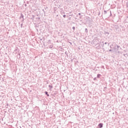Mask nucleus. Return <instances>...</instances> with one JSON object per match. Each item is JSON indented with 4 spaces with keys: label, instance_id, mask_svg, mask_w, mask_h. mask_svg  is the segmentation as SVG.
Returning <instances> with one entry per match:
<instances>
[{
    "label": "nucleus",
    "instance_id": "obj_17",
    "mask_svg": "<svg viewBox=\"0 0 128 128\" xmlns=\"http://www.w3.org/2000/svg\"><path fill=\"white\" fill-rule=\"evenodd\" d=\"M110 48H112V46H110Z\"/></svg>",
    "mask_w": 128,
    "mask_h": 128
},
{
    "label": "nucleus",
    "instance_id": "obj_14",
    "mask_svg": "<svg viewBox=\"0 0 128 128\" xmlns=\"http://www.w3.org/2000/svg\"><path fill=\"white\" fill-rule=\"evenodd\" d=\"M94 80H96V78H94Z\"/></svg>",
    "mask_w": 128,
    "mask_h": 128
},
{
    "label": "nucleus",
    "instance_id": "obj_7",
    "mask_svg": "<svg viewBox=\"0 0 128 128\" xmlns=\"http://www.w3.org/2000/svg\"><path fill=\"white\" fill-rule=\"evenodd\" d=\"M47 96H50V94H48V92H45Z\"/></svg>",
    "mask_w": 128,
    "mask_h": 128
},
{
    "label": "nucleus",
    "instance_id": "obj_12",
    "mask_svg": "<svg viewBox=\"0 0 128 128\" xmlns=\"http://www.w3.org/2000/svg\"><path fill=\"white\" fill-rule=\"evenodd\" d=\"M104 44V46L105 44H108V42H106L104 44Z\"/></svg>",
    "mask_w": 128,
    "mask_h": 128
},
{
    "label": "nucleus",
    "instance_id": "obj_10",
    "mask_svg": "<svg viewBox=\"0 0 128 128\" xmlns=\"http://www.w3.org/2000/svg\"><path fill=\"white\" fill-rule=\"evenodd\" d=\"M106 14V10H104V14Z\"/></svg>",
    "mask_w": 128,
    "mask_h": 128
},
{
    "label": "nucleus",
    "instance_id": "obj_9",
    "mask_svg": "<svg viewBox=\"0 0 128 128\" xmlns=\"http://www.w3.org/2000/svg\"><path fill=\"white\" fill-rule=\"evenodd\" d=\"M72 28V30H76V27L73 26V27Z\"/></svg>",
    "mask_w": 128,
    "mask_h": 128
},
{
    "label": "nucleus",
    "instance_id": "obj_18",
    "mask_svg": "<svg viewBox=\"0 0 128 128\" xmlns=\"http://www.w3.org/2000/svg\"><path fill=\"white\" fill-rule=\"evenodd\" d=\"M50 48H52V46H50Z\"/></svg>",
    "mask_w": 128,
    "mask_h": 128
},
{
    "label": "nucleus",
    "instance_id": "obj_20",
    "mask_svg": "<svg viewBox=\"0 0 128 128\" xmlns=\"http://www.w3.org/2000/svg\"><path fill=\"white\" fill-rule=\"evenodd\" d=\"M110 14H112V12H110Z\"/></svg>",
    "mask_w": 128,
    "mask_h": 128
},
{
    "label": "nucleus",
    "instance_id": "obj_1",
    "mask_svg": "<svg viewBox=\"0 0 128 128\" xmlns=\"http://www.w3.org/2000/svg\"><path fill=\"white\" fill-rule=\"evenodd\" d=\"M100 42L98 38H95L93 40V44L97 50H100L102 48V45H100Z\"/></svg>",
    "mask_w": 128,
    "mask_h": 128
},
{
    "label": "nucleus",
    "instance_id": "obj_13",
    "mask_svg": "<svg viewBox=\"0 0 128 128\" xmlns=\"http://www.w3.org/2000/svg\"><path fill=\"white\" fill-rule=\"evenodd\" d=\"M109 52H112L113 51H112V50H109Z\"/></svg>",
    "mask_w": 128,
    "mask_h": 128
},
{
    "label": "nucleus",
    "instance_id": "obj_16",
    "mask_svg": "<svg viewBox=\"0 0 128 128\" xmlns=\"http://www.w3.org/2000/svg\"><path fill=\"white\" fill-rule=\"evenodd\" d=\"M78 15H79V16H80V13H79V14H78Z\"/></svg>",
    "mask_w": 128,
    "mask_h": 128
},
{
    "label": "nucleus",
    "instance_id": "obj_5",
    "mask_svg": "<svg viewBox=\"0 0 128 128\" xmlns=\"http://www.w3.org/2000/svg\"><path fill=\"white\" fill-rule=\"evenodd\" d=\"M48 88H50V90H52V85H49Z\"/></svg>",
    "mask_w": 128,
    "mask_h": 128
},
{
    "label": "nucleus",
    "instance_id": "obj_8",
    "mask_svg": "<svg viewBox=\"0 0 128 128\" xmlns=\"http://www.w3.org/2000/svg\"><path fill=\"white\" fill-rule=\"evenodd\" d=\"M85 32H88V28H86L85 29Z\"/></svg>",
    "mask_w": 128,
    "mask_h": 128
},
{
    "label": "nucleus",
    "instance_id": "obj_11",
    "mask_svg": "<svg viewBox=\"0 0 128 128\" xmlns=\"http://www.w3.org/2000/svg\"><path fill=\"white\" fill-rule=\"evenodd\" d=\"M63 17L64 18H66V15H64V16H63Z\"/></svg>",
    "mask_w": 128,
    "mask_h": 128
},
{
    "label": "nucleus",
    "instance_id": "obj_3",
    "mask_svg": "<svg viewBox=\"0 0 128 128\" xmlns=\"http://www.w3.org/2000/svg\"><path fill=\"white\" fill-rule=\"evenodd\" d=\"M108 46H110V44H108L107 46L104 45V44H103L102 46L101 45V48H102V50H106V48H107Z\"/></svg>",
    "mask_w": 128,
    "mask_h": 128
},
{
    "label": "nucleus",
    "instance_id": "obj_19",
    "mask_svg": "<svg viewBox=\"0 0 128 128\" xmlns=\"http://www.w3.org/2000/svg\"><path fill=\"white\" fill-rule=\"evenodd\" d=\"M50 48H52V46H50Z\"/></svg>",
    "mask_w": 128,
    "mask_h": 128
},
{
    "label": "nucleus",
    "instance_id": "obj_21",
    "mask_svg": "<svg viewBox=\"0 0 128 128\" xmlns=\"http://www.w3.org/2000/svg\"><path fill=\"white\" fill-rule=\"evenodd\" d=\"M102 43L104 44V42H102Z\"/></svg>",
    "mask_w": 128,
    "mask_h": 128
},
{
    "label": "nucleus",
    "instance_id": "obj_15",
    "mask_svg": "<svg viewBox=\"0 0 128 128\" xmlns=\"http://www.w3.org/2000/svg\"><path fill=\"white\" fill-rule=\"evenodd\" d=\"M17 128H22V127L20 126H19Z\"/></svg>",
    "mask_w": 128,
    "mask_h": 128
},
{
    "label": "nucleus",
    "instance_id": "obj_6",
    "mask_svg": "<svg viewBox=\"0 0 128 128\" xmlns=\"http://www.w3.org/2000/svg\"><path fill=\"white\" fill-rule=\"evenodd\" d=\"M101 76H102V75H101L100 74H98L97 75V78H100Z\"/></svg>",
    "mask_w": 128,
    "mask_h": 128
},
{
    "label": "nucleus",
    "instance_id": "obj_2",
    "mask_svg": "<svg viewBox=\"0 0 128 128\" xmlns=\"http://www.w3.org/2000/svg\"><path fill=\"white\" fill-rule=\"evenodd\" d=\"M119 48L120 46H118V45H116V46H114L113 48L114 51L112 52H118V48Z\"/></svg>",
    "mask_w": 128,
    "mask_h": 128
},
{
    "label": "nucleus",
    "instance_id": "obj_4",
    "mask_svg": "<svg viewBox=\"0 0 128 128\" xmlns=\"http://www.w3.org/2000/svg\"><path fill=\"white\" fill-rule=\"evenodd\" d=\"M103 126H104V124L100 123L98 124V126H99L100 128H102Z\"/></svg>",
    "mask_w": 128,
    "mask_h": 128
}]
</instances>
